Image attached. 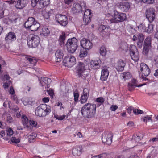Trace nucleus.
<instances>
[{"label": "nucleus", "mask_w": 158, "mask_h": 158, "mask_svg": "<svg viewBox=\"0 0 158 158\" xmlns=\"http://www.w3.org/2000/svg\"><path fill=\"white\" fill-rule=\"evenodd\" d=\"M96 105L90 103H86L81 108L82 115L85 118H91L94 116L96 112Z\"/></svg>", "instance_id": "1"}, {"label": "nucleus", "mask_w": 158, "mask_h": 158, "mask_svg": "<svg viewBox=\"0 0 158 158\" xmlns=\"http://www.w3.org/2000/svg\"><path fill=\"white\" fill-rule=\"evenodd\" d=\"M76 73L79 77L83 79L89 76V73L85 69V64L79 62L76 68Z\"/></svg>", "instance_id": "2"}, {"label": "nucleus", "mask_w": 158, "mask_h": 158, "mask_svg": "<svg viewBox=\"0 0 158 158\" xmlns=\"http://www.w3.org/2000/svg\"><path fill=\"white\" fill-rule=\"evenodd\" d=\"M68 51L71 53H74L79 46L78 41L75 38L69 39L66 44Z\"/></svg>", "instance_id": "3"}, {"label": "nucleus", "mask_w": 158, "mask_h": 158, "mask_svg": "<svg viewBox=\"0 0 158 158\" xmlns=\"http://www.w3.org/2000/svg\"><path fill=\"white\" fill-rule=\"evenodd\" d=\"M113 16V18L110 20L111 23H118L123 22L126 19V14L119 12L117 11H114Z\"/></svg>", "instance_id": "4"}, {"label": "nucleus", "mask_w": 158, "mask_h": 158, "mask_svg": "<svg viewBox=\"0 0 158 158\" xmlns=\"http://www.w3.org/2000/svg\"><path fill=\"white\" fill-rule=\"evenodd\" d=\"M40 41V38L37 35H32L29 38L27 44L30 48H36L38 46Z\"/></svg>", "instance_id": "5"}, {"label": "nucleus", "mask_w": 158, "mask_h": 158, "mask_svg": "<svg viewBox=\"0 0 158 158\" xmlns=\"http://www.w3.org/2000/svg\"><path fill=\"white\" fill-rule=\"evenodd\" d=\"M130 54L131 58L135 62L138 61L139 58V52L137 48L135 45H131L130 47Z\"/></svg>", "instance_id": "6"}, {"label": "nucleus", "mask_w": 158, "mask_h": 158, "mask_svg": "<svg viewBox=\"0 0 158 158\" xmlns=\"http://www.w3.org/2000/svg\"><path fill=\"white\" fill-rule=\"evenodd\" d=\"M55 19L60 25L65 26L68 23V20L67 16L61 14L56 15Z\"/></svg>", "instance_id": "7"}, {"label": "nucleus", "mask_w": 158, "mask_h": 158, "mask_svg": "<svg viewBox=\"0 0 158 158\" xmlns=\"http://www.w3.org/2000/svg\"><path fill=\"white\" fill-rule=\"evenodd\" d=\"M76 62L75 57L73 56H66L64 60V62L65 66L71 67L73 66Z\"/></svg>", "instance_id": "8"}, {"label": "nucleus", "mask_w": 158, "mask_h": 158, "mask_svg": "<svg viewBox=\"0 0 158 158\" xmlns=\"http://www.w3.org/2000/svg\"><path fill=\"white\" fill-rule=\"evenodd\" d=\"M113 135L112 133L109 132H104L102 137V140L103 143L107 145H110L112 142Z\"/></svg>", "instance_id": "9"}, {"label": "nucleus", "mask_w": 158, "mask_h": 158, "mask_svg": "<svg viewBox=\"0 0 158 158\" xmlns=\"http://www.w3.org/2000/svg\"><path fill=\"white\" fill-rule=\"evenodd\" d=\"M144 35L141 33H139L134 35L132 38L133 41H137V44L138 47L141 48L144 40Z\"/></svg>", "instance_id": "10"}, {"label": "nucleus", "mask_w": 158, "mask_h": 158, "mask_svg": "<svg viewBox=\"0 0 158 158\" xmlns=\"http://www.w3.org/2000/svg\"><path fill=\"white\" fill-rule=\"evenodd\" d=\"M155 10L153 8H150L146 10V16L150 23H152L155 18Z\"/></svg>", "instance_id": "11"}, {"label": "nucleus", "mask_w": 158, "mask_h": 158, "mask_svg": "<svg viewBox=\"0 0 158 158\" xmlns=\"http://www.w3.org/2000/svg\"><path fill=\"white\" fill-rule=\"evenodd\" d=\"M92 17L91 10L89 9H86L84 13L83 19L85 25H87L90 22Z\"/></svg>", "instance_id": "12"}, {"label": "nucleus", "mask_w": 158, "mask_h": 158, "mask_svg": "<svg viewBox=\"0 0 158 158\" xmlns=\"http://www.w3.org/2000/svg\"><path fill=\"white\" fill-rule=\"evenodd\" d=\"M81 46L86 50H89L92 46V43L89 40L83 39L80 42Z\"/></svg>", "instance_id": "13"}, {"label": "nucleus", "mask_w": 158, "mask_h": 158, "mask_svg": "<svg viewBox=\"0 0 158 158\" xmlns=\"http://www.w3.org/2000/svg\"><path fill=\"white\" fill-rule=\"evenodd\" d=\"M46 106V104H43L40 105L37 107L35 111V114L39 117H44V109H45Z\"/></svg>", "instance_id": "14"}, {"label": "nucleus", "mask_w": 158, "mask_h": 158, "mask_svg": "<svg viewBox=\"0 0 158 158\" xmlns=\"http://www.w3.org/2000/svg\"><path fill=\"white\" fill-rule=\"evenodd\" d=\"M140 71L142 75L144 76H148L150 73V70L147 65L143 63H141L140 64Z\"/></svg>", "instance_id": "15"}, {"label": "nucleus", "mask_w": 158, "mask_h": 158, "mask_svg": "<svg viewBox=\"0 0 158 158\" xmlns=\"http://www.w3.org/2000/svg\"><path fill=\"white\" fill-rule=\"evenodd\" d=\"M125 66V63L123 61L121 60H119L115 64V67L118 72L122 71Z\"/></svg>", "instance_id": "16"}, {"label": "nucleus", "mask_w": 158, "mask_h": 158, "mask_svg": "<svg viewBox=\"0 0 158 158\" xmlns=\"http://www.w3.org/2000/svg\"><path fill=\"white\" fill-rule=\"evenodd\" d=\"M28 0H18L16 2L15 7L18 9H22L28 4Z\"/></svg>", "instance_id": "17"}, {"label": "nucleus", "mask_w": 158, "mask_h": 158, "mask_svg": "<svg viewBox=\"0 0 158 158\" xmlns=\"http://www.w3.org/2000/svg\"><path fill=\"white\" fill-rule=\"evenodd\" d=\"M82 148L81 145L75 146L73 149L72 154L74 156H80L82 153Z\"/></svg>", "instance_id": "18"}, {"label": "nucleus", "mask_w": 158, "mask_h": 158, "mask_svg": "<svg viewBox=\"0 0 158 158\" xmlns=\"http://www.w3.org/2000/svg\"><path fill=\"white\" fill-rule=\"evenodd\" d=\"M118 7L123 11H127L130 7L129 3L127 2H122L120 3Z\"/></svg>", "instance_id": "19"}, {"label": "nucleus", "mask_w": 158, "mask_h": 158, "mask_svg": "<svg viewBox=\"0 0 158 158\" xmlns=\"http://www.w3.org/2000/svg\"><path fill=\"white\" fill-rule=\"evenodd\" d=\"M109 73L107 67H104L102 71L101 79L102 81L106 80L108 77Z\"/></svg>", "instance_id": "20"}, {"label": "nucleus", "mask_w": 158, "mask_h": 158, "mask_svg": "<svg viewBox=\"0 0 158 158\" xmlns=\"http://www.w3.org/2000/svg\"><path fill=\"white\" fill-rule=\"evenodd\" d=\"M36 21L35 18L33 17H29L28 18L27 21L25 22L24 25V26L26 28L28 29Z\"/></svg>", "instance_id": "21"}, {"label": "nucleus", "mask_w": 158, "mask_h": 158, "mask_svg": "<svg viewBox=\"0 0 158 158\" xmlns=\"http://www.w3.org/2000/svg\"><path fill=\"white\" fill-rule=\"evenodd\" d=\"M90 64L91 68L94 69H98L101 65V61L99 59L96 60L91 61Z\"/></svg>", "instance_id": "22"}, {"label": "nucleus", "mask_w": 158, "mask_h": 158, "mask_svg": "<svg viewBox=\"0 0 158 158\" xmlns=\"http://www.w3.org/2000/svg\"><path fill=\"white\" fill-rule=\"evenodd\" d=\"M82 9L81 6L78 3H74L72 7V12L75 14L79 13Z\"/></svg>", "instance_id": "23"}, {"label": "nucleus", "mask_w": 158, "mask_h": 158, "mask_svg": "<svg viewBox=\"0 0 158 158\" xmlns=\"http://www.w3.org/2000/svg\"><path fill=\"white\" fill-rule=\"evenodd\" d=\"M16 40V35L13 32H9L6 36L5 37V40L6 41L9 43L12 41Z\"/></svg>", "instance_id": "24"}, {"label": "nucleus", "mask_w": 158, "mask_h": 158, "mask_svg": "<svg viewBox=\"0 0 158 158\" xmlns=\"http://www.w3.org/2000/svg\"><path fill=\"white\" fill-rule=\"evenodd\" d=\"M56 61L59 62L61 61L63 56V51L60 49H58L56 51L55 54Z\"/></svg>", "instance_id": "25"}, {"label": "nucleus", "mask_w": 158, "mask_h": 158, "mask_svg": "<svg viewBox=\"0 0 158 158\" xmlns=\"http://www.w3.org/2000/svg\"><path fill=\"white\" fill-rule=\"evenodd\" d=\"M10 78V77L8 75L6 74L4 75V79L6 80V82H5L3 85V87L5 89L8 88L9 86L12 84L11 81L9 80Z\"/></svg>", "instance_id": "26"}, {"label": "nucleus", "mask_w": 158, "mask_h": 158, "mask_svg": "<svg viewBox=\"0 0 158 158\" xmlns=\"http://www.w3.org/2000/svg\"><path fill=\"white\" fill-rule=\"evenodd\" d=\"M39 80L42 86L44 85L43 83L45 84H49L51 82V79L48 77H41V78H39Z\"/></svg>", "instance_id": "27"}, {"label": "nucleus", "mask_w": 158, "mask_h": 158, "mask_svg": "<svg viewBox=\"0 0 158 158\" xmlns=\"http://www.w3.org/2000/svg\"><path fill=\"white\" fill-rule=\"evenodd\" d=\"M21 19V18L19 15L15 14L13 15L11 18L10 19V21L13 23H16L19 22Z\"/></svg>", "instance_id": "28"}, {"label": "nucleus", "mask_w": 158, "mask_h": 158, "mask_svg": "<svg viewBox=\"0 0 158 158\" xmlns=\"http://www.w3.org/2000/svg\"><path fill=\"white\" fill-rule=\"evenodd\" d=\"M40 8L44 7L50 3V0H40L39 2Z\"/></svg>", "instance_id": "29"}, {"label": "nucleus", "mask_w": 158, "mask_h": 158, "mask_svg": "<svg viewBox=\"0 0 158 158\" xmlns=\"http://www.w3.org/2000/svg\"><path fill=\"white\" fill-rule=\"evenodd\" d=\"M40 27V24L36 21L28 29L33 31H36Z\"/></svg>", "instance_id": "30"}, {"label": "nucleus", "mask_w": 158, "mask_h": 158, "mask_svg": "<svg viewBox=\"0 0 158 158\" xmlns=\"http://www.w3.org/2000/svg\"><path fill=\"white\" fill-rule=\"evenodd\" d=\"M151 38L150 37H148L144 40L143 46L151 48Z\"/></svg>", "instance_id": "31"}, {"label": "nucleus", "mask_w": 158, "mask_h": 158, "mask_svg": "<svg viewBox=\"0 0 158 158\" xmlns=\"http://www.w3.org/2000/svg\"><path fill=\"white\" fill-rule=\"evenodd\" d=\"M65 38L66 35L65 33L64 32H62V34L60 35L58 40V41L60 42L59 44L60 45L63 44L64 43Z\"/></svg>", "instance_id": "32"}, {"label": "nucleus", "mask_w": 158, "mask_h": 158, "mask_svg": "<svg viewBox=\"0 0 158 158\" xmlns=\"http://www.w3.org/2000/svg\"><path fill=\"white\" fill-rule=\"evenodd\" d=\"M3 118L4 119L6 118V120L9 123H10L13 121V118L7 112H5L2 115Z\"/></svg>", "instance_id": "33"}, {"label": "nucleus", "mask_w": 158, "mask_h": 158, "mask_svg": "<svg viewBox=\"0 0 158 158\" xmlns=\"http://www.w3.org/2000/svg\"><path fill=\"white\" fill-rule=\"evenodd\" d=\"M143 135H140L139 134L138 135H133L132 136V141H134L135 139V143L138 142L143 138Z\"/></svg>", "instance_id": "34"}, {"label": "nucleus", "mask_w": 158, "mask_h": 158, "mask_svg": "<svg viewBox=\"0 0 158 158\" xmlns=\"http://www.w3.org/2000/svg\"><path fill=\"white\" fill-rule=\"evenodd\" d=\"M22 119L23 125L26 126L27 127H28V126L27 125V124L29 122L27 118L25 115H23L22 118Z\"/></svg>", "instance_id": "35"}, {"label": "nucleus", "mask_w": 158, "mask_h": 158, "mask_svg": "<svg viewBox=\"0 0 158 158\" xmlns=\"http://www.w3.org/2000/svg\"><path fill=\"white\" fill-rule=\"evenodd\" d=\"M25 58L29 61L30 63L33 64L34 65H36L37 62L36 59L31 58L28 56H26Z\"/></svg>", "instance_id": "36"}, {"label": "nucleus", "mask_w": 158, "mask_h": 158, "mask_svg": "<svg viewBox=\"0 0 158 158\" xmlns=\"http://www.w3.org/2000/svg\"><path fill=\"white\" fill-rule=\"evenodd\" d=\"M25 58L29 61L30 63L33 64L34 65H36L37 62L36 59L31 58L28 56H26Z\"/></svg>", "instance_id": "37"}, {"label": "nucleus", "mask_w": 158, "mask_h": 158, "mask_svg": "<svg viewBox=\"0 0 158 158\" xmlns=\"http://www.w3.org/2000/svg\"><path fill=\"white\" fill-rule=\"evenodd\" d=\"M25 58L29 61L30 63L33 64L34 65H36L37 62L36 59L31 58L28 56H26Z\"/></svg>", "instance_id": "38"}, {"label": "nucleus", "mask_w": 158, "mask_h": 158, "mask_svg": "<svg viewBox=\"0 0 158 158\" xmlns=\"http://www.w3.org/2000/svg\"><path fill=\"white\" fill-rule=\"evenodd\" d=\"M123 79L124 80H126L129 79V78L131 77V75L130 74V72H124L121 75Z\"/></svg>", "instance_id": "39"}, {"label": "nucleus", "mask_w": 158, "mask_h": 158, "mask_svg": "<svg viewBox=\"0 0 158 158\" xmlns=\"http://www.w3.org/2000/svg\"><path fill=\"white\" fill-rule=\"evenodd\" d=\"M153 26L152 24H148V26L146 27V30H145V31H146L148 33H150L153 31Z\"/></svg>", "instance_id": "40"}, {"label": "nucleus", "mask_w": 158, "mask_h": 158, "mask_svg": "<svg viewBox=\"0 0 158 158\" xmlns=\"http://www.w3.org/2000/svg\"><path fill=\"white\" fill-rule=\"evenodd\" d=\"M44 116L46 115H48L50 113L51 111V107L49 106H47L45 108V109H44Z\"/></svg>", "instance_id": "41"}, {"label": "nucleus", "mask_w": 158, "mask_h": 158, "mask_svg": "<svg viewBox=\"0 0 158 158\" xmlns=\"http://www.w3.org/2000/svg\"><path fill=\"white\" fill-rule=\"evenodd\" d=\"M107 51L105 47L102 46L100 49V53L102 56H105L106 54Z\"/></svg>", "instance_id": "42"}, {"label": "nucleus", "mask_w": 158, "mask_h": 158, "mask_svg": "<svg viewBox=\"0 0 158 158\" xmlns=\"http://www.w3.org/2000/svg\"><path fill=\"white\" fill-rule=\"evenodd\" d=\"M42 33L44 36H47L50 34V31L47 27H44L42 29Z\"/></svg>", "instance_id": "43"}, {"label": "nucleus", "mask_w": 158, "mask_h": 158, "mask_svg": "<svg viewBox=\"0 0 158 158\" xmlns=\"http://www.w3.org/2000/svg\"><path fill=\"white\" fill-rule=\"evenodd\" d=\"M150 48V47L143 46V54L146 56L148 55L149 50Z\"/></svg>", "instance_id": "44"}, {"label": "nucleus", "mask_w": 158, "mask_h": 158, "mask_svg": "<svg viewBox=\"0 0 158 158\" xmlns=\"http://www.w3.org/2000/svg\"><path fill=\"white\" fill-rule=\"evenodd\" d=\"M88 98L82 95L80 97L79 101L81 104H84L87 102Z\"/></svg>", "instance_id": "45"}, {"label": "nucleus", "mask_w": 158, "mask_h": 158, "mask_svg": "<svg viewBox=\"0 0 158 158\" xmlns=\"http://www.w3.org/2000/svg\"><path fill=\"white\" fill-rule=\"evenodd\" d=\"M89 90L87 88L84 89L82 95L88 98L89 97Z\"/></svg>", "instance_id": "46"}, {"label": "nucleus", "mask_w": 158, "mask_h": 158, "mask_svg": "<svg viewBox=\"0 0 158 158\" xmlns=\"http://www.w3.org/2000/svg\"><path fill=\"white\" fill-rule=\"evenodd\" d=\"M28 137L29 141L30 142H33V141L35 137V134L34 133H32L31 134L29 135L28 136Z\"/></svg>", "instance_id": "47"}, {"label": "nucleus", "mask_w": 158, "mask_h": 158, "mask_svg": "<svg viewBox=\"0 0 158 158\" xmlns=\"http://www.w3.org/2000/svg\"><path fill=\"white\" fill-rule=\"evenodd\" d=\"M98 30L101 32H106V27L103 25H101L98 28Z\"/></svg>", "instance_id": "48"}, {"label": "nucleus", "mask_w": 158, "mask_h": 158, "mask_svg": "<svg viewBox=\"0 0 158 158\" xmlns=\"http://www.w3.org/2000/svg\"><path fill=\"white\" fill-rule=\"evenodd\" d=\"M87 55V52L86 51H81L79 55L80 58H83L86 57Z\"/></svg>", "instance_id": "49"}, {"label": "nucleus", "mask_w": 158, "mask_h": 158, "mask_svg": "<svg viewBox=\"0 0 158 158\" xmlns=\"http://www.w3.org/2000/svg\"><path fill=\"white\" fill-rule=\"evenodd\" d=\"M135 85H133L130 82L128 84V90L130 91H132L134 90L135 88Z\"/></svg>", "instance_id": "50"}, {"label": "nucleus", "mask_w": 158, "mask_h": 158, "mask_svg": "<svg viewBox=\"0 0 158 158\" xmlns=\"http://www.w3.org/2000/svg\"><path fill=\"white\" fill-rule=\"evenodd\" d=\"M127 28L131 34H133L135 32L136 30L132 26L128 25Z\"/></svg>", "instance_id": "51"}, {"label": "nucleus", "mask_w": 158, "mask_h": 158, "mask_svg": "<svg viewBox=\"0 0 158 158\" xmlns=\"http://www.w3.org/2000/svg\"><path fill=\"white\" fill-rule=\"evenodd\" d=\"M47 92L48 94L52 98L53 97V96L54 95V90L52 89H50L49 90H47Z\"/></svg>", "instance_id": "52"}, {"label": "nucleus", "mask_w": 158, "mask_h": 158, "mask_svg": "<svg viewBox=\"0 0 158 158\" xmlns=\"http://www.w3.org/2000/svg\"><path fill=\"white\" fill-rule=\"evenodd\" d=\"M133 113L136 115L140 114L143 113V111L139 109H135L133 110Z\"/></svg>", "instance_id": "53"}, {"label": "nucleus", "mask_w": 158, "mask_h": 158, "mask_svg": "<svg viewBox=\"0 0 158 158\" xmlns=\"http://www.w3.org/2000/svg\"><path fill=\"white\" fill-rule=\"evenodd\" d=\"M152 115L149 116L147 115L144 117L143 118V121L146 123H147V121H149V120L152 121Z\"/></svg>", "instance_id": "54"}, {"label": "nucleus", "mask_w": 158, "mask_h": 158, "mask_svg": "<svg viewBox=\"0 0 158 158\" xmlns=\"http://www.w3.org/2000/svg\"><path fill=\"white\" fill-rule=\"evenodd\" d=\"M65 117V115H63L62 116L59 115H54V117L57 119L61 120L64 119Z\"/></svg>", "instance_id": "55"}, {"label": "nucleus", "mask_w": 158, "mask_h": 158, "mask_svg": "<svg viewBox=\"0 0 158 158\" xmlns=\"http://www.w3.org/2000/svg\"><path fill=\"white\" fill-rule=\"evenodd\" d=\"M11 140L12 143H18L20 142V139H17L15 137H12Z\"/></svg>", "instance_id": "56"}, {"label": "nucleus", "mask_w": 158, "mask_h": 158, "mask_svg": "<svg viewBox=\"0 0 158 158\" xmlns=\"http://www.w3.org/2000/svg\"><path fill=\"white\" fill-rule=\"evenodd\" d=\"M146 4H152L154 2V0H139Z\"/></svg>", "instance_id": "57"}, {"label": "nucleus", "mask_w": 158, "mask_h": 158, "mask_svg": "<svg viewBox=\"0 0 158 158\" xmlns=\"http://www.w3.org/2000/svg\"><path fill=\"white\" fill-rule=\"evenodd\" d=\"M7 135L10 137L13 134V131L11 128H9L6 131Z\"/></svg>", "instance_id": "58"}, {"label": "nucleus", "mask_w": 158, "mask_h": 158, "mask_svg": "<svg viewBox=\"0 0 158 158\" xmlns=\"http://www.w3.org/2000/svg\"><path fill=\"white\" fill-rule=\"evenodd\" d=\"M138 27L143 31H145V30H146V28L145 25L143 23L141 24Z\"/></svg>", "instance_id": "59"}, {"label": "nucleus", "mask_w": 158, "mask_h": 158, "mask_svg": "<svg viewBox=\"0 0 158 158\" xmlns=\"http://www.w3.org/2000/svg\"><path fill=\"white\" fill-rule=\"evenodd\" d=\"M79 96V94L78 92L74 93V100L75 102H77Z\"/></svg>", "instance_id": "60"}, {"label": "nucleus", "mask_w": 158, "mask_h": 158, "mask_svg": "<svg viewBox=\"0 0 158 158\" xmlns=\"http://www.w3.org/2000/svg\"><path fill=\"white\" fill-rule=\"evenodd\" d=\"M96 101L102 104L105 101V99L103 97H100L97 98Z\"/></svg>", "instance_id": "61"}, {"label": "nucleus", "mask_w": 158, "mask_h": 158, "mask_svg": "<svg viewBox=\"0 0 158 158\" xmlns=\"http://www.w3.org/2000/svg\"><path fill=\"white\" fill-rule=\"evenodd\" d=\"M30 124L32 127H36L37 125V123L33 120H29Z\"/></svg>", "instance_id": "62"}, {"label": "nucleus", "mask_w": 158, "mask_h": 158, "mask_svg": "<svg viewBox=\"0 0 158 158\" xmlns=\"http://www.w3.org/2000/svg\"><path fill=\"white\" fill-rule=\"evenodd\" d=\"M31 6L33 7H35L39 0H31Z\"/></svg>", "instance_id": "63"}, {"label": "nucleus", "mask_w": 158, "mask_h": 158, "mask_svg": "<svg viewBox=\"0 0 158 158\" xmlns=\"http://www.w3.org/2000/svg\"><path fill=\"white\" fill-rule=\"evenodd\" d=\"M118 108V107L117 105H112L110 109L112 111H114L117 109Z\"/></svg>", "instance_id": "64"}]
</instances>
